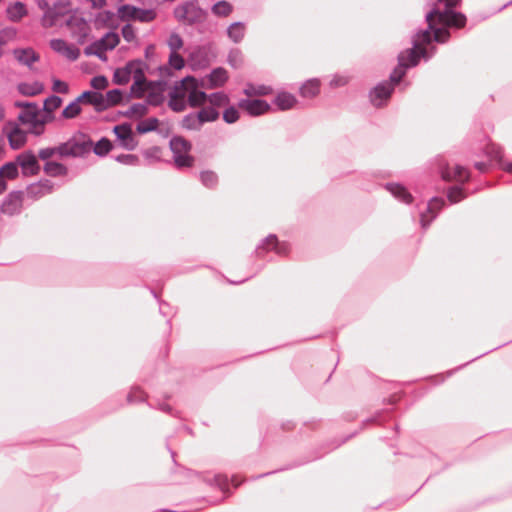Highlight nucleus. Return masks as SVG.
Listing matches in <instances>:
<instances>
[{
    "label": "nucleus",
    "instance_id": "obj_1",
    "mask_svg": "<svg viewBox=\"0 0 512 512\" xmlns=\"http://www.w3.org/2000/svg\"><path fill=\"white\" fill-rule=\"evenodd\" d=\"M439 3H444L445 8L440 10L433 7L425 15L427 28L418 30L412 37V44L415 47H424L434 41V30L436 23L443 26L452 28H463L466 25L467 18L461 12H456L453 9L460 5L461 0H437Z\"/></svg>",
    "mask_w": 512,
    "mask_h": 512
},
{
    "label": "nucleus",
    "instance_id": "obj_2",
    "mask_svg": "<svg viewBox=\"0 0 512 512\" xmlns=\"http://www.w3.org/2000/svg\"><path fill=\"white\" fill-rule=\"evenodd\" d=\"M173 15L177 21L192 26L203 23L208 13L199 6L198 0H191L177 5L174 8Z\"/></svg>",
    "mask_w": 512,
    "mask_h": 512
},
{
    "label": "nucleus",
    "instance_id": "obj_3",
    "mask_svg": "<svg viewBox=\"0 0 512 512\" xmlns=\"http://www.w3.org/2000/svg\"><path fill=\"white\" fill-rule=\"evenodd\" d=\"M175 166L179 169L189 168L194 164V157L189 154L192 149L190 141L182 136H173L169 141Z\"/></svg>",
    "mask_w": 512,
    "mask_h": 512
},
{
    "label": "nucleus",
    "instance_id": "obj_4",
    "mask_svg": "<svg viewBox=\"0 0 512 512\" xmlns=\"http://www.w3.org/2000/svg\"><path fill=\"white\" fill-rule=\"evenodd\" d=\"M436 165L438 172L444 181L455 180L463 184L470 178V173L464 166L456 165L451 171L448 162L443 156L436 158Z\"/></svg>",
    "mask_w": 512,
    "mask_h": 512
},
{
    "label": "nucleus",
    "instance_id": "obj_5",
    "mask_svg": "<svg viewBox=\"0 0 512 512\" xmlns=\"http://www.w3.org/2000/svg\"><path fill=\"white\" fill-rule=\"evenodd\" d=\"M70 12V1L58 0L53 4L51 9L45 11L41 19V24L46 28L52 27L57 23L60 17L70 14Z\"/></svg>",
    "mask_w": 512,
    "mask_h": 512
},
{
    "label": "nucleus",
    "instance_id": "obj_6",
    "mask_svg": "<svg viewBox=\"0 0 512 512\" xmlns=\"http://www.w3.org/2000/svg\"><path fill=\"white\" fill-rule=\"evenodd\" d=\"M289 250L290 246L288 243L279 242L275 234H269L257 245L255 249V254L258 257H262L264 253L268 251H274L276 254L280 256H285L288 254Z\"/></svg>",
    "mask_w": 512,
    "mask_h": 512
},
{
    "label": "nucleus",
    "instance_id": "obj_7",
    "mask_svg": "<svg viewBox=\"0 0 512 512\" xmlns=\"http://www.w3.org/2000/svg\"><path fill=\"white\" fill-rule=\"evenodd\" d=\"M3 132L7 135L12 150L22 148L27 142V133L16 122L8 121L3 127Z\"/></svg>",
    "mask_w": 512,
    "mask_h": 512
},
{
    "label": "nucleus",
    "instance_id": "obj_8",
    "mask_svg": "<svg viewBox=\"0 0 512 512\" xmlns=\"http://www.w3.org/2000/svg\"><path fill=\"white\" fill-rule=\"evenodd\" d=\"M430 57L431 55L428 53L426 48L415 47L414 44H412V48L407 49L398 55V62L400 66L411 68L416 66L421 58L427 60Z\"/></svg>",
    "mask_w": 512,
    "mask_h": 512
},
{
    "label": "nucleus",
    "instance_id": "obj_9",
    "mask_svg": "<svg viewBox=\"0 0 512 512\" xmlns=\"http://www.w3.org/2000/svg\"><path fill=\"white\" fill-rule=\"evenodd\" d=\"M68 140L71 145L70 149L73 152L72 157H83L90 153L93 147V141L90 136L82 132L75 133Z\"/></svg>",
    "mask_w": 512,
    "mask_h": 512
},
{
    "label": "nucleus",
    "instance_id": "obj_10",
    "mask_svg": "<svg viewBox=\"0 0 512 512\" xmlns=\"http://www.w3.org/2000/svg\"><path fill=\"white\" fill-rule=\"evenodd\" d=\"M16 161L22 169L23 176H35L40 172L38 160L31 150L18 154Z\"/></svg>",
    "mask_w": 512,
    "mask_h": 512
},
{
    "label": "nucleus",
    "instance_id": "obj_11",
    "mask_svg": "<svg viewBox=\"0 0 512 512\" xmlns=\"http://www.w3.org/2000/svg\"><path fill=\"white\" fill-rule=\"evenodd\" d=\"M393 83L388 82L387 80L378 83L373 89L369 92V98L371 103L375 107L382 106L383 102L387 101L392 92L394 91Z\"/></svg>",
    "mask_w": 512,
    "mask_h": 512
},
{
    "label": "nucleus",
    "instance_id": "obj_12",
    "mask_svg": "<svg viewBox=\"0 0 512 512\" xmlns=\"http://www.w3.org/2000/svg\"><path fill=\"white\" fill-rule=\"evenodd\" d=\"M445 199L442 197H432L426 207L425 212L420 213V223L423 229H427L430 223L436 218L437 212L445 206Z\"/></svg>",
    "mask_w": 512,
    "mask_h": 512
},
{
    "label": "nucleus",
    "instance_id": "obj_13",
    "mask_svg": "<svg viewBox=\"0 0 512 512\" xmlns=\"http://www.w3.org/2000/svg\"><path fill=\"white\" fill-rule=\"evenodd\" d=\"M130 62H136L132 65V68H130L131 75H133L134 79V86H143L147 84L149 88H154L155 86L164 85L165 82L158 80V81H148L145 77V68L147 67L146 63L143 62L140 59L137 60H131Z\"/></svg>",
    "mask_w": 512,
    "mask_h": 512
},
{
    "label": "nucleus",
    "instance_id": "obj_14",
    "mask_svg": "<svg viewBox=\"0 0 512 512\" xmlns=\"http://www.w3.org/2000/svg\"><path fill=\"white\" fill-rule=\"evenodd\" d=\"M238 107L245 110L250 116H260L271 109L270 104L266 100L248 98L240 99Z\"/></svg>",
    "mask_w": 512,
    "mask_h": 512
},
{
    "label": "nucleus",
    "instance_id": "obj_15",
    "mask_svg": "<svg viewBox=\"0 0 512 512\" xmlns=\"http://www.w3.org/2000/svg\"><path fill=\"white\" fill-rule=\"evenodd\" d=\"M117 139L120 141V145L127 150H134L138 144L135 137L133 136L132 128L129 123H122L116 125L113 128Z\"/></svg>",
    "mask_w": 512,
    "mask_h": 512
},
{
    "label": "nucleus",
    "instance_id": "obj_16",
    "mask_svg": "<svg viewBox=\"0 0 512 512\" xmlns=\"http://www.w3.org/2000/svg\"><path fill=\"white\" fill-rule=\"evenodd\" d=\"M22 207L21 191L10 192L2 201L0 206L1 213L14 216L20 213Z\"/></svg>",
    "mask_w": 512,
    "mask_h": 512
},
{
    "label": "nucleus",
    "instance_id": "obj_17",
    "mask_svg": "<svg viewBox=\"0 0 512 512\" xmlns=\"http://www.w3.org/2000/svg\"><path fill=\"white\" fill-rule=\"evenodd\" d=\"M77 98L81 103L93 105L97 112L105 110L104 97L98 91L86 90Z\"/></svg>",
    "mask_w": 512,
    "mask_h": 512
},
{
    "label": "nucleus",
    "instance_id": "obj_18",
    "mask_svg": "<svg viewBox=\"0 0 512 512\" xmlns=\"http://www.w3.org/2000/svg\"><path fill=\"white\" fill-rule=\"evenodd\" d=\"M485 153L491 160L497 161L504 171L512 174V161L503 162V150L500 146L495 144H486Z\"/></svg>",
    "mask_w": 512,
    "mask_h": 512
},
{
    "label": "nucleus",
    "instance_id": "obj_19",
    "mask_svg": "<svg viewBox=\"0 0 512 512\" xmlns=\"http://www.w3.org/2000/svg\"><path fill=\"white\" fill-rule=\"evenodd\" d=\"M297 102L298 101L296 97L293 94L286 91L278 92L273 100V104L280 111H287L294 108Z\"/></svg>",
    "mask_w": 512,
    "mask_h": 512
},
{
    "label": "nucleus",
    "instance_id": "obj_20",
    "mask_svg": "<svg viewBox=\"0 0 512 512\" xmlns=\"http://www.w3.org/2000/svg\"><path fill=\"white\" fill-rule=\"evenodd\" d=\"M385 188L399 201L410 204L413 200L411 193L399 183H387Z\"/></svg>",
    "mask_w": 512,
    "mask_h": 512
},
{
    "label": "nucleus",
    "instance_id": "obj_21",
    "mask_svg": "<svg viewBox=\"0 0 512 512\" xmlns=\"http://www.w3.org/2000/svg\"><path fill=\"white\" fill-rule=\"evenodd\" d=\"M13 55L19 63L28 67H31L34 62L39 60V55L32 48L14 49Z\"/></svg>",
    "mask_w": 512,
    "mask_h": 512
},
{
    "label": "nucleus",
    "instance_id": "obj_22",
    "mask_svg": "<svg viewBox=\"0 0 512 512\" xmlns=\"http://www.w3.org/2000/svg\"><path fill=\"white\" fill-rule=\"evenodd\" d=\"M106 51L107 49L105 48L104 41L100 38L99 40H96L87 47H85L84 54L86 56L94 55L98 57L101 61H106Z\"/></svg>",
    "mask_w": 512,
    "mask_h": 512
},
{
    "label": "nucleus",
    "instance_id": "obj_23",
    "mask_svg": "<svg viewBox=\"0 0 512 512\" xmlns=\"http://www.w3.org/2000/svg\"><path fill=\"white\" fill-rule=\"evenodd\" d=\"M43 170L51 177H64L68 174V168L64 164L56 161H46Z\"/></svg>",
    "mask_w": 512,
    "mask_h": 512
},
{
    "label": "nucleus",
    "instance_id": "obj_24",
    "mask_svg": "<svg viewBox=\"0 0 512 512\" xmlns=\"http://www.w3.org/2000/svg\"><path fill=\"white\" fill-rule=\"evenodd\" d=\"M190 89L187 101L190 107H199L207 101L208 95L204 91L198 90L197 85L191 84Z\"/></svg>",
    "mask_w": 512,
    "mask_h": 512
},
{
    "label": "nucleus",
    "instance_id": "obj_25",
    "mask_svg": "<svg viewBox=\"0 0 512 512\" xmlns=\"http://www.w3.org/2000/svg\"><path fill=\"white\" fill-rule=\"evenodd\" d=\"M246 27L241 21L233 22L227 28V35L234 43H239L245 36Z\"/></svg>",
    "mask_w": 512,
    "mask_h": 512
},
{
    "label": "nucleus",
    "instance_id": "obj_26",
    "mask_svg": "<svg viewBox=\"0 0 512 512\" xmlns=\"http://www.w3.org/2000/svg\"><path fill=\"white\" fill-rule=\"evenodd\" d=\"M300 95L304 98H313L320 92V82L318 79H309L299 89Z\"/></svg>",
    "mask_w": 512,
    "mask_h": 512
},
{
    "label": "nucleus",
    "instance_id": "obj_27",
    "mask_svg": "<svg viewBox=\"0 0 512 512\" xmlns=\"http://www.w3.org/2000/svg\"><path fill=\"white\" fill-rule=\"evenodd\" d=\"M227 80V71L224 68L218 67L213 69L209 75V86L210 88L222 87Z\"/></svg>",
    "mask_w": 512,
    "mask_h": 512
},
{
    "label": "nucleus",
    "instance_id": "obj_28",
    "mask_svg": "<svg viewBox=\"0 0 512 512\" xmlns=\"http://www.w3.org/2000/svg\"><path fill=\"white\" fill-rule=\"evenodd\" d=\"M44 90L43 83L39 81H35L33 83H20L18 85V91L20 94L24 96H36L40 93H42Z\"/></svg>",
    "mask_w": 512,
    "mask_h": 512
},
{
    "label": "nucleus",
    "instance_id": "obj_29",
    "mask_svg": "<svg viewBox=\"0 0 512 512\" xmlns=\"http://www.w3.org/2000/svg\"><path fill=\"white\" fill-rule=\"evenodd\" d=\"M40 112L41 110L38 108V105H35L34 109L30 108L28 110L22 111L18 115V120L22 124H30L33 128H36V123Z\"/></svg>",
    "mask_w": 512,
    "mask_h": 512
},
{
    "label": "nucleus",
    "instance_id": "obj_30",
    "mask_svg": "<svg viewBox=\"0 0 512 512\" xmlns=\"http://www.w3.org/2000/svg\"><path fill=\"white\" fill-rule=\"evenodd\" d=\"M135 62H128L125 67L117 68L113 74V82L117 85H125L129 82L131 77L130 68Z\"/></svg>",
    "mask_w": 512,
    "mask_h": 512
},
{
    "label": "nucleus",
    "instance_id": "obj_31",
    "mask_svg": "<svg viewBox=\"0 0 512 512\" xmlns=\"http://www.w3.org/2000/svg\"><path fill=\"white\" fill-rule=\"evenodd\" d=\"M27 14V9L22 2H15L7 8V16L13 21L17 22Z\"/></svg>",
    "mask_w": 512,
    "mask_h": 512
},
{
    "label": "nucleus",
    "instance_id": "obj_32",
    "mask_svg": "<svg viewBox=\"0 0 512 512\" xmlns=\"http://www.w3.org/2000/svg\"><path fill=\"white\" fill-rule=\"evenodd\" d=\"M272 92H273V89L271 86H267L264 84L255 86L252 83H248L246 85L245 89L243 90V93L245 95H247L248 97L253 96V95L266 96V95L271 94Z\"/></svg>",
    "mask_w": 512,
    "mask_h": 512
},
{
    "label": "nucleus",
    "instance_id": "obj_33",
    "mask_svg": "<svg viewBox=\"0 0 512 512\" xmlns=\"http://www.w3.org/2000/svg\"><path fill=\"white\" fill-rule=\"evenodd\" d=\"M197 85V80L193 76H186L180 81L176 82L171 91H176L177 98H185L186 91L190 88L187 87V84Z\"/></svg>",
    "mask_w": 512,
    "mask_h": 512
},
{
    "label": "nucleus",
    "instance_id": "obj_34",
    "mask_svg": "<svg viewBox=\"0 0 512 512\" xmlns=\"http://www.w3.org/2000/svg\"><path fill=\"white\" fill-rule=\"evenodd\" d=\"M181 128L188 131H199L201 124L196 113H188L180 122Z\"/></svg>",
    "mask_w": 512,
    "mask_h": 512
},
{
    "label": "nucleus",
    "instance_id": "obj_35",
    "mask_svg": "<svg viewBox=\"0 0 512 512\" xmlns=\"http://www.w3.org/2000/svg\"><path fill=\"white\" fill-rule=\"evenodd\" d=\"M53 189V183L48 179H42L35 184H31L29 192L34 195L42 196L46 193H50Z\"/></svg>",
    "mask_w": 512,
    "mask_h": 512
},
{
    "label": "nucleus",
    "instance_id": "obj_36",
    "mask_svg": "<svg viewBox=\"0 0 512 512\" xmlns=\"http://www.w3.org/2000/svg\"><path fill=\"white\" fill-rule=\"evenodd\" d=\"M196 114L201 126L207 122L216 121L219 118V112L212 106L202 108Z\"/></svg>",
    "mask_w": 512,
    "mask_h": 512
},
{
    "label": "nucleus",
    "instance_id": "obj_37",
    "mask_svg": "<svg viewBox=\"0 0 512 512\" xmlns=\"http://www.w3.org/2000/svg\"><path fill=\"white\" fill-rule=\"evenodd\" d=\"M113 148L112 142L106 138L102 137L99 141H97L95 144L93 143V147L91 150L99 156V157H105Z\"/></svg>",
    "mask_w": 512,
    "mask_h": 512
},
{
    "label": "nucleus",
    "instance_id": "obj_38",
    "mask_svg": "<svg viewBox=\"0 0 512 512\" xmlns=\"http://www.w3.org/2000/svg\"><path fill=\"white\" fill-rule=\"evenodd\" d=\"M159 125V120L156 117H150L145 120L139 122L136 126V131L139 134H146L152 131L157 130Z\"/></svg>",
    "mask_w": 512,
    "mask_h": 512
},
{
    "label": "nucleus",
    "instance_id": "obj_39",
    "mask_svg": "<svg viewBox=\"0 0 512 512\" xmlns=\"http://www.w3.org/2000/svg\"><path fill=\"white\" fill-rule=\"evenodd\" d=\"M133 13H135V20L143 23H148L153 21L157 14L153 9H143V8H130Z\"/></svg>",
    "mask_w": 512,
    "mask_h": 512
},
{
    "label": "nucleus",
    "instance_id": "obj_40",
    "mask_svg": "<svg viewBox=\"0 0 512 512\" xmlns=\"http://www.w3.org/2000/svg\"><path fill=\"white\" fill-rule=\"evenodd\" d=\"M200 181L205 187L213 189L218 185L219 178L214 171L204 170L200 173Z\"/></svg>",
    "mask_w": 512,
    "mask_h": 512
},
{
    "label": "nucleus",
    "instance_id": "obj_41",
    "mask_svg": "<svg viewBox=\"0 0 512 512\" xmlns=\"http://www.w3.org/2000/svg\"><path fill=\"white\" fill-rule=\"evenodd\" d=\"M168 106L174 112H182L186 109L187 103L184 98H177L176 91H170Z\"/></svg>",
    "mask_w": 512,
    "mask_h": 512
},
{
    "label": "nucleus",
    "instance_id": "obj_42",
    "mask_svg": "<svg viewBox=\"0 0 512 512\" xmlns=\"http://www.w3.org/2000/svg\"><path fill=\"white\" fill-rule=\"evenodd\" d=\"M232 10L233 6L225 0L218 1L211 7L212 13L220 17L228 16Z\"/></svg>",
    "mask_w": 512,
    "mask_h": 512
},
{
    "label": "nucleus",
    "instance_id": "obj_43",
    "mask_svg": "<svg viewBox=\"0 0 512 512\" xmlns=\"http://www.w3.org/2000/svg\"><path fill=\"white\" fill-rule=\"evenodd\" d=\"M78 98L70 102L62 111V117L65 119H73L81 113V106Z\"/></svg>",
    "mask_w": 512,
    "mask_h": 512
},
{
    "label": "nucleus",
    "instance_id": "obj_44",
    "mask_svg": "<svg viewBox=\"0 0 512 512\" xmlns=\"http://www.w3.org/2000/svg\"><path fill=\"white\" fill-rule=\"evenodd\" d=\"M123 93L120 89H112L106 93L104 98L105 110L111 106H115L121 103Z\"/></svg>",
    "mask_w": 512,
    "mask_h": 512
},
{
    "label": "nucleus",
    "instance_id": "obj_45",
    "mask_svg": "<svg viewBox=\"0 0 512 512\" xmlns=\"http://www.w3.org/2000/svg\"><path fill=\"white\" fill-rule=\"evenodd\" d=\"M61 104V97L57 95H51L45 99L42 111L53 114V111L60 107Z\"/></svg>",
    "mask_w": 512,
    "mask_h": 512
},
{
    "label": "nucleus",
    "instance_id": "obj_46",
    "mask_svg": "<svg viewBox=\"0 0 512 512\" xmlns=\"http://www.w3.org/2000/svg\"><path fill=\"white\" fill-rule=\"evenodd\" d=\"M466 197L464 190L461 186H452L448 189L447 199L450 203L455 204Z\"/></svg>",
    "mask_w": 512,
    "mask_h": 512
},
{
    "label": "nucleus",
    "instance_id": "obj_47",
    "mask_svg": "<svg viewBox=\"0 0 512 512\" xmlns=\"http://www.w3.org/2000/svg\"><path fill=\"white\" fill-rule=\"evenodd\" d=\"M65 24L68 27H76L79 31H83L86 28V20L82 16H78L76 13L70 14L65 20Z\"/></svg>",
    "mask_w": 512,
    "mask_h": 512
},
{
    "label": "nucleus",
    "instance_id": "obj_48",
    "mask_svg": "<svg viewBox=\"0 0 512 512\" xmlns=\"http://www.w3.org/2000/svg\"><path fill=\"white\" fill-rule=\"evenodd\" d=\"M101 39L104 41L107 51L113 50L120 42L119 35L113 31L107 32Z\"/></svg>",
    "mask_w": 512,
    "mask_h": 512
},
{
    "label": "nucleus",
    "instance_id": "obj_49",
    "mask_svg": "<svg viewBox=\"0 0 512 512\" xmlns=\"http://www.w3.org/2000/svg\"><path fill=\"white\" fill-rule=\"evenodd\" d=\"M114 159L118 163H121L123 165H128V166H136L140 162L139 157L134 154H120V155L114 157Z\"/></svg>",
    "mask_w": 512,
    "mask_h": 512
},
{
    "label": "nucleus",
    "instance_id": "obj_50",
    "mask_svg": "<svg viewBox=\"0 0 512 512\" xmlns=\"http://www.w3.org/2000/svg\"><path fill=\"white\" fill-rule=\"evenodd\" d=\"M167 45L170 48L171 52H177L179 49L183 47V39L178 33L173 32L170 34L167 40Z\"/></svg>",
    "mask_w": 512,
    "mask_h": 512
},
{
    "label": "nucleus",
    "instance_id": "obj_51",
    "mask_svg": "<svg viewBox=\"0 0 512 512\" xmlns=\"http://www.w3.org/2000/svg\"><path fill=\"white\" fill-rule=\"evenodd\" d=\"M164 102V95L160 91H150L146 97V104L154 107L160 106Z\"/></svg>",
    "mask_w": 512,
    "mask_h": 512
},
{
    "label": "nucleus",
    "instance_id": "obj_52",
    "mask_svg": "<svg viewBox=\"0 0 512 512\" xmlns=\"http://www.w3.org/2000/svg\"><path fill=\"white\" fill-rule=\"evenodd\" d=\"M408 68L404 66H400L398 64V67H396L390 74L389 80H387L390 83H393V86L395 87L405 76L406 70Z\"/></svg>",
    "mask_w": 512,
    "mask_h": 512
},
{
    "label": "nucleus",
    "instance_id": "obj_53",
    "mask_svg": "<svg viewBox=\"0 0 512 512\" xmlns=\"http://www.w3.org/2000/svg\"><path fill=\"white\" fill-rule=\"evenodd\" d=\"M146 401V394L138 387L132 388L127 395L128 403L144 402Z\"/></svg>",
    "mask_w": 512,
    "mask_h": 512
},
{
    "label": "nucleus",
    "instance_id": "obj_54",
    "mask_svg": "<svg viewBox=\"0 0 512 512\" xmlns=\"http://www.w3.org/2000/svg\"><path fill=\"white\" fill-rule=\"evenodd\" d=\"M448 26L437 27L434 30V41L437 43H446L450 38V32L448 31Z\"/></svg>",
    "mask_w": 512,
    "mask_h": 512
},
{
    "label": "nucleus",
    "instance_id": "obj_55",
    "mask_svg": "<svg viewBox=\"0 0 512 512\" xmlns=\"http://www.w3.org/2000/svg\"><path fill=\"white\" fill-rule=\"evenodd\" d=\"M168 63L175 70H181L185 66L184 58L178 52L170 53Z\"/></svg>",
    "mask_w": 512,
    "mask_h": 512
},
{
    "label": "nucleus",
    "instance_id": "obj_56",
    "mask_svg": "<svg viewBox=\"0 0 512 512\" xmlns=\"http://www.w3.org/2000/svg\"><path fill=\"white\" fill-rule=\"evenodd\" d=\"M239 119V112L234 106L226 108L223 112V120L227 124H233Z\"/></svg>",
    "mask_w": 512,
    "mask_h": 512
},
{
    "label": "nucleus",
    "instance_id": "obj_57",
    "mask_svg": "<svg viewBox=\"0 0 512 512\" xmlns=\"http://www.w3.org/2000/svg\"><path fill=\"white\" fill-rule=\"evenodd\" d=\"M228 63L235 69L242 65V54L238 49H233L228 54Z\"/></svg>",
    "mask_w": 512,
    "mask_h": 512
},
{
    "label": "nucleus",
    "instance_id": "obj_58",
    "mask_svg": "<svg viewBox=\"0 0 512 512\" xmlns=\"http://www.w3.org/2000/svg\"><path fill=\"white\" fill-rule=\"evenodd\" d=\"M209 102L213 105V106H220L222 104H225L229 101L228 97L226 94H224L223 92H214V93H211L208 98Z\"/></svg>",
    "mask_w": 512,
    "mask_h": 512
},
{
    "label": "nucleus",
    "instance_id": "obj_59",
    "mask_svg": "<svg viewBox=\"0 0 512 512\" xmlns=\"http://www.w3.org/2000/svg\"><path fill=\"white\" fill-rule=\"evenodd\" d=\"M109 82H108V79L106 76L104 75H98V76H94L91 81H90V85L95 89V90H104L107 88Z\"/></svg>",
    "mask_w": 512,
    "mask_h": 512
},
{
    "label": "nucleus",
    "instance_id": "obj_60",
    "mask_svg": "<svg viewBox=\"0 0 512 512\" xmlns=\"http://www.w3.org/2000/svg\"><path fill=\"white\" fill-rule=\"evenodd\" d=\"M114 17V13L112 11H109V10H105V11H102V12H99L96 16V25H102V26H106L108 25V23L112 20V18Z\"/></svg>",
    "mask_w": 512,
    "mask_h": 512
},
{
    "label": "nucleus",
    "instance_id": "obj_61",
    "mask_svg": "<svg viewBox=\"0 0 512 512\" xmlns=\"http://www.w3.org/2000/svg\"><path fill=\"white\" fill-rule=\"evenodd\" d=\"M129 8H137L136 6L130 5V4H124L119 7L118 14L120 19H132L135 20V13L132 12Z\"/></svg>",
    "mask_w": 512,
    "mask_h": 512
},
{
    "label": "nucleus",
    "instance_id": "obj_62",
    "mask_svg": "<svg viewBox=\"0 0 512 512\" xmlns=\"http://www.w3.org/2000/svg\"><path fill=\"white\" fill-rule=\"evenodd\" d=\"M69 140L66 142H63L59 144L57 147H55L56 154H58L60 157H72V150L70 149Z\"/></svg>",
    "mask_w": 512,
    "mask_h": 512
},
{
    "label": "nucleus",
    "instance_id": "obj_63",
    "mask_svg": "<svg viewBox=\"0 0 512 512\" xmlns=\"http://www.w3.org/2000/svg\"><path fill=\"white\" fill-rule=\"evenodd\" d=\"M67 42L63 39H52L50 41V47L57 53L64 54L67 49Z\"/></svg>",
    "mask_w": 512,
    "mask_h": 512
},
{
    "label": "nucleus",
    "instance_id": "obj_64",
    "mask_svg": "<svg viewBox=\"0 0 512 512\" xmlns=\"http://www.w3.org/2000/svg\"><path fill=\"white\" fill-rule=\"evenodd\" d=\"M121 33L127 42H132L136 37L134 27L130 23H127L122 27Z\"/></svg>",
    "mask_w": 512,
    "mask_h": 512
}]
</instances>
